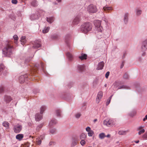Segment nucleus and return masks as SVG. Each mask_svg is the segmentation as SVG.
Segmentation results:
<instances>
[{"label":"nucleus","mask_w":147,"mask_h":147,"mask_svg":"<svg viewBox=\"0 0 147 147\" xmlns=\"http://www.w3.org/2000/svg\"><path fill=\"white\" fill-rule=\"evenodd\" d=\"M87 11L90 13H94L96 12L97 9L96 6L92 4L89 5L87 7Z\"/></svg>","instance_id":"nucleus-4"},{"label":"nucleus","mask_w":147,"mask_h":147,"mask_svg":"<svg viewBox=\"0 0 147 147\" xmlns=\"http://www.w3.org/2000/svg\"><path fill=\"white\" fill-rule=\"evenodd\" d=\"M103 124L108 127H110L114 124V121L112 119H106L104 121Z\"/></svg>","instance_id":"nucleus-7"},{"label":"nucleus","mask_w":147,"mask_h":147,"mask_svg":"<svg viewBox=\"0 0 147 147\" xmlns=\"http://www.w3.org/2000/svg\"><path fill=\"white\" fill-rule=\"evenodd\" d=\"M24 137L23 135L21 134H18L16 136V138L18 140H20L23 138Z\"/></svg>","instance_id":"nucleus-23"},{"label":"nucleus","mask_w":147,"mask_h":147,"mask_svg":"<svg viewBox=\"0 0 147 147\" xmlns=\"http://www.w3.org/2000/svg\"><path fill=\"white\" fill-rule=\"evenodd\" d=\"M88 136H89L91 137L94 134V132L93 130H91L88 133Z\"/></svg>","instance_id":"nucleus-39"},{"label":"nucleus","mask_w":147,"mask_h":147,"mask_svg":"<svg viewBox=\"0 0 147 147\" xmlns=\"http://www.w3.org/2000/svg\"><path fill=\"white\" fill-rule=\"evenodd\" d=\"M106 137V135L104 133H101L99 135V138L100 139H103Z\"/></svg>","instance_id":"nucleus-29"},{"label":"nucleus","mask_w":147,"mask_h":147,"mask_svg":"<svg viewBox=\"0 0 147 147\" xmlns=\"http://www.w3.org/2000/svg\"><path fill=\"white\" fill-rule=\"evenodd\" d=\"M136 112L135 111H134L133 112V115H132L131 113H130L129 115L130 116L133 117V116H134L136 114Z\"/></svg>","instance_id":"nucleus-57"},{"label":"nucleus","mask_w":147,"mask_h":147,"mask_svg":"<svg viewBox=\"0 0 147 147\" xmlns=\"http://www.w3.org/2000/svg\"><path fill=\"white\" fill-rule=\"evenodd\" d=\"M127 88V87L126 86L123 85L119 86L118 87V88L117 89V90L118 89H121L122 88L126 89Z\"/></svg>","instance_id":"nucleus-40"},{"label":"nucleus","mask_w":147,"mask_h":147,"mask_svg":"<svg viewBox=\"0 0 147 147\" xmlns=\"http://www.w3.org/2000/svg\"><path fill=\"white\" fill-rule=\"evenodd\" d=\"M128 15H129V14L128 13H126L124 15L123 20H124V22H125V24H126L128 22Z\"/></svg>","instance_id":"nucleus-21"},{"label":"nucleus","mask_w":147,"mask_h":147,"mask_svg":"<svg viewBox=\"0 0 147 147\" xmlns=\"http://www.w3.org/2000/svg\"><path fill=\"white\" fill-rule=\"evenodd\" d=\"M106 137L110 138V135L109 134H108L107 136H106Z\"/></svg>","instance_id":"nucleus-64"},{"label":"nucleus","mask_w":147,"mask_h":147,"mask_svg":"<svg viewBox=\"0 0 147 147\" xmlns=\"http://www.w3.org/2000/svg\"><path fill=\"white\" fill-rule=\"evenodd\" d=\"M32 47L34 49H37L41 46L40 41L39 40H36L32 42Z\"/></svg>","instance_id":"nucleus-8"},{"label":"nucleus","mask_w":147,"mask_h":147,"mask_svg":"<svg viewBox=\"0 0 147 147\" xmlns=\"http://www.w3.org/2000/svg\"><path fill=\"white\" fill-rule=\"evenodd\" d=\"M142 138L144 139H147V131L145 132L144 135L142 136Z\"/></svg>","instance_id":"nucleus-43"},{"label":"nucleus","mask_w":147,"mask_h":147,"mask_svg":"<svg viewBox=\"0 0 147 147\" xmlns=\"http://www.w3.org/2000/svg\"><path fill=\"white\" fill-rule=\"evenodd\" d=\"M109 74L110 72L109 71H107L106 74L105 76L107 78H108Z\"/></svg>","instance_id":"nucleus-50"},{"label":"nucleus","mask_w":147,"mask_h":147,"mask_svg":"<svg viewBox=\"0 0 147 147\" xmlns=\"http://www.w3.org/2000/svg\"><path fill=\"white\" fill-rule=\"evenodd\" d=\"M102 9L106 12H109V11L112 10V8L111 7H108L107 5L103 7Z\"/></svg>","instance_id":"nucleus-18"},{"label":"nucleus","mask_w":147,"mask_h":147,"mask_svg":"<svg viewBox=\"0 0 147 147\" xmlns=\"http://www.w3.org/2000/svg\"><path fill=\"white\" fill-rule=\"evenodd\" d=\"M77 143L76 141H74L73 142L72 144L74 146H75L77 144Z\"/></svg>","instance_id":"nucleus-59"},{"label":"nucleus","mask_w":147,"mask_h":147,"mask_svg":"<svg viewBox=\"0 0 147 147\" xmlns=\"http://www.w3.org/2000/svg\"><path fill=\"white\" fill-rule=\"evenodd\" d=\"M84 65H80L78 66V69L80 71H82L84 70Z\"/></svg>","instance_id":"nucleus-24"},{"label":"nucleus","mask_w":147,"mask_h":147,"mask_svg":"<svg viewBox=\"0 0 147 147\" xmlns=\"http://www.w3.org/2000/svg\"><path fill=\"white\" fill-rule=\"evenodd\" d=\"M66 55L70 60H71L73 58L72 55L70 53L68 52L66 53Z\"/></svg>","instance_id":"nucleus-31"},{"label":"nucleus","mask_w":147,"mask_h":147,"mask_svg":"<svg viewBox=\"0 0 147 147\" xmlns=\"http://www.w3.org/2000/svg\"><path fill=\"white\" fill-rule=\"evenodd\" d=\"M103 96V92L101 91H99L98 94L96 98V102L98 103Z\"/></svg>","instance_id":"nucleus-11"},{"label":"nucleus","mask_w":147,"mask_h":147,"mask_svg":"<svg viewBox=\"0 0 147 147\" xmlns=\"http://www.w3.org/2000/svg\"><path fill=\"white\" fill-rule=\"evenodd\" d=\"M4 91V88L3 87H0V93Z\"/></svg>","instance_id":"nucleus-55"},{"label":"nucleus","mask_w":147,"mask_h":147,"mask_svg":"<svg viewBox=\"0 0 147 147\" xmlns=\"http://www.w3.org/2000/svg\"><path fill=\"white\" fill-rule=\"evenodd\" d=\"M56 131V130L55 129H52L50 131V133L52 134H55V133Z\"/></svg>","instance_id":"nucleus-42"},{"label":"nucleus","mask_w":147,"mask_h":147,"mask_svg":"<svg viewBox=\"0 0 147 147\" xmlns=\"http://www.w3.org/2000/svg\"><path fill=\"white\" fill-rule=\"evenodd\" d=\"M147 119V115H146L145 116V118H144L143 119V121H145L146 119Z\"/></svg>","instance_id":"nucleus-60"},{"label":"nucleus","mask_w":147,"mask_h":147,"mask_svg":"<svg viewBox=\"0 0 147 147\" xmlns=\"http://www.w3.org/2000/svg\"><path fill=\"white\" fill-rule=\"evenodd\" d=\"M125 133V132L124 131H119L118 132V134L119 135H124Z\"/></svg>","instance_id":"nucleus-45"},{"label":"nucleus","mask_w":147,"mask_h":147,"mask_svg":"<svg viewBox=\"0 0 147 147\" xmlns=\"http://www.w3.org/2000/svg\"><path fill=\"white\" fill-rule=\"evenodd\" d=\"M47 21L49 23L51 24L54 21V18L53 17H47Z\"/></svg>","instance_id":"nucleus-20"},{"label":"nucleus","mask_w":147,"mask_h":147,"mask_svg":"<svg viewBox=\"0 0 147 147\" xmlns=\"http://www.w3.org/2000/svg\"><path fill=\"white\" fill-rule=\"evenodd\" d=\"M123 66H124L123 63V62L121 65L120 68H122L123 67Z\"/></svg>","instance_id":"nucleus-62"},{"label":"nucleus","mask_w":147,"mask_h":147,"mask_svg":"<svg viewBox=\"0 0 147 147\" xmlns=\"http://www.w3.org/2000/svg\"><path fill=\"white\" fill-rule=\"evenodd\" d=\"M13 38L14 40H15V43L16 44H17V40H18V37L17 35H14L13 36Z\"/></svg>","instance_id":"nucleus-38"},{"label":"nucleus","mask_w":147,"mask_h":147,"mask_svg":"<svg viewBox=\"0 0 147 147\" xmlns=\"http://www.w3.org/2000/svg\"><path fill=\"white\" fill-rule=\"evenodd\" d=\"M39 16L37 14H32L30 16L31 20H37Z\"/></svg>","instance_id":"nucleus-16"},{"label":"nucleus","mask_w":147,"mask_h":147,"mask_svg":"<svg viewBox=\"0 0 147 147\" xmlns=\"http://www.w3.org/2000/svg\"><path fill=\"white\" fill-rule=\"evenodd\" d=\"M144 127H145L144 126H142V125L138 127V130H140V129H142L144 128Z\"/></svg>","instance_id":"nucleus-53"},{"label":"nucleus","mask_w":147,"mask_h":147,"mask_svg":"<svg viewBox=\"0 0 147 147\" xmlns=\"http://www.w3.org/2000/svg\"><path fill=\"white\" fill-rule=\"evenodd\" d=\"M86 143V142L84 140H82L80 142V143L82 146H84Z\"/></svg>","instance_id":"nucleus-46"},{"label":"nucleus","mask_w":147,"mask_h":147,"mask_svg":"<svg viewBox=\"0 0 147 147\" xmlns=\"http://www.w3.org/2000/svg\"><path fill=\"white\" fill-rule=\"evenodd\" d=\"M11 2L13 3L16 4L17 3V0H12Z\"/></svg>","instance_id":"nucleus-54"},{"label":"nucleus","mask_w":147,"mask_h":147,"mask_svg":"<svg viewBox=\"0 0 147 147\" xmlns=\"http://www.w3.org/2000/svg\"><path fill=\"white\" fill-rule=\"evenodd\" d=\"M126 55V53H124L123 54V56L122 57V58L123 59L124 58H125V57Z\"/></svg>","instance_id":"nucleus-61"},{"label":"nucleus","mask_w":147,"mask_h":147,"mask_svg":"<svg viewBox=\"0 0 147 147\" xmlns=\"http://www.w3.org/2000/svg\"><path fill=\"white\" fill-rule=\"evenodd\" d=\"M40 65H41V66L42 67V68L43 69L44 68V66L43 65V63L41 62L40 63Z\"/></svg>","instance_id":"nucleus-63"},{"label":"nucleus","mask_w":147,"mask_h":147,"mask_svg":"<svg viewBox=\"0 0 147 147\" xmlns=\"http://www.w3.org/2000/svg\"><path fill=\"white\" fill-rule=\"evenodd\" d=\"M12 99V98L10 96L5 95L4 96V100L6 103H9Z\"/></svg>","instance_id":"nucleus-13"},{"label":"nucleus","mask_w":147,"mask_h":147,"mask_svg":"<svg viewBox=\"0 0 147 147\" xmlns=\"http://www.w3.org/2000/svg\"><path fill=\"white\" fill-rule=\"evenodd\" d=\"M26 40V37L25 36H22L20 40Z\"/></svg>","instance_id":"nucleus-58"},{"label":"nucleus","mask_w":147,"mask_h":147,"mask_svg":"<svg viewBox=\"0 0 147 147\" xmlns=\"http://www.w3.org/2000/svg\"><path fill=\"white\" fill-rule=\"evenodd\" d=\"M86 130L87 131V132H89L91 130V128H90L89 127H87L86 128Z\"/></svg>","instance_id":"nucleus-51"},{"label":"nucleus","mask_w":147,"mask_h":147,"mask_svg":"<svg viewBox=\"0 0 147 147\" xmlns=\"http://www.w3.org/2000/svg\"><path fill=\"white\" fill-rule=\"evenodd\" d=\"M87 55L86 54H82L79 57V58L81 60L86 59L87 58Z\"/></svg>","instance_id":"nucleus-25"},{"label":"nucleus","mask_w":147,"mask_h":147,"mask_svg":"<svg viewBox=\"0 0 147 147\" xmlns=\"http://www.w3.org/2000/svg\"><path fill=\"white\" fill-rule=\"evenodd\" d=\"M57 123V120L55 119H52L49 123V125L50 127L55 125Z\"/></svg>","instance_id":"nucleus-17"},{"label":"nucleus","mask_w":147,"mask_h":147,"mask_svg":"<svg viewBox=\"0 0 147 147\" xmlns=\"http://www.w3.org/2000/svg\"><path fill=\"white\" fill-rule=\"evenodd\" d=\"M50 28L49 27H45L42 30L43 33L44 34L47 33L49 32Z\"/></svg>","instance_id":"nucleus-27"},{"label":"nucleus","mask_w":147,"mask_h":147,"mask_svg":"<svg viewBox=\"0 0 147 147\" xmlns=\"http://www.w3.org/2000/svg\"><path fill=\"white\" fill-rule=\"evenodd\" d=\"M41 114L39 113H37L35 116V119L36 121H39L42 118V116Z\"/></svg>","instance_id":"nucleus-14"},{"label":"nucleus","mask_w":147,"mask_h":147,"mask_svg":"<svg viewBox=\"0 0 147 147\" xmlns=\"http://www.w3.org/2000/svg\"><path fill=\"white\" fill-rule=\"evenodd\" d=\"M27 77L28 76L26 74L20 76L19 78V80L20 83H24L26 80H27Z\"/></svg>","instance_id":"nucleus-10"},{"label":"nucleus","mask_w":147,"mask_h":147,"mask_svg":"<svg viewBox=\"0 0 147 147\" xmlns=\"http://www.w3.org/2000/svg\"><path fill=\"white\" fill-rule=\"evenodd\" d=\"M142 11L141 10L139 9H137L136 10V14L137 15H140L142 13Z\"/></svg>","instance_id":"nucleus-35"},{"label":"nucleus","mask_w":147,"mask_h":147,"mask_svg":"<svg viewBox=\"0 0 147 147\" xmlns=\"http://www.w3.org/2000/svg\"><path fill=\"white\" fill-rule=\"evenodd\" d=\"M46 109V107L45 106H43L40 108V113L41 114H42L44 111Z\"/></svg>","instance_id":"nucleus-28"},{"label":"nucleus","mask_w":147,"mask_h":147,"mask_svg":"<svg viewBox=\"0 0 147 147\" xmlns=\"http://www.w3.org/2000/svg\"><path fill=\"white\" fill-rule=\"evenodd\" d=\"M123 77L125 79H127L128 78V76L127 74H124Z\"/></svg>","instance_id":"nucleus-49"},{"label":"nucleus","mask_w":147,"mask_h":147,"mask_svg":"<svg viewBox=\"0 0 147 147\" xmlns=\"http://www.w3.org/2000/svg\"><path fill=\"white\" fill-rule=\"evenodd\" d=\"M93 50L94 52L98 51V47L96 46H94L93 47Z\"/></svg>","instance_id":"nucleus-48"},{"label":"nucleus","mask_w":147,"mask_h":147,"mask_svg":"<svg viewBox=\"0 0 147 147\" xmlns=\"http://www.w3.org/2000/svg\"><path fill=\"white\" fill-rule=\"evenodd\" d=\"M31 5L34 7H36L37 5V2L36 1L34 0L31 3Z\"/></svg>","instance_id":"nucleus-34"},{"label":"nucleus","mask_w":147,"mask_h":147,"mask_svg":"<svg viewBox=\"0 0 147 147\" xmlns=\"http://www.w3.org/2000/svg\"><path fill=\"white\" fill-rule=\"evenodd\" d=\"M81 116V114L80 113H78L75 114V117L76 118L78 119Z\"/></svg>","instance_id":"nucleus-41"},{"label":"nucleus","mask_w":147,"mask_h":147,"mask_svg":"<svg viewBox=\"0 0 147 147\" xmlns=\"http://www.w3.org/2000/svg\"><path fill=\"white\" fill-rule=\"evenodd\" d=\"M119 85V83L117 82H115L113 84L112 86L113 88V90H116L117 89V87Z\"/></svg>","instance_id":"nucleus-22"},{"label":"nucleus","mask_w":147,"mask_h":147,"mask_svg":"<svg viewBox=\"0 0 147 147\" xmlns=\"http://www.w3.org/2000/svg\"><path fill=\"white\" fill-rule=\"evenodd\" d=\"M142 48L143 51H146L147 49V40H145L142 43Z\"/></svg>","instance_id":"nucleus-12"},{"label":"nucleus","mask_w":147,"mask_h":147,"mask_svg":"<svg viewBox=\"0 0 147 147\" xmlns=\"http://www.w3.org/2000/svg\"><path fill=\"white\" fill-rule=\"evenodd\" d=\"M55 142L51 141L49 143V146H52V145H55Z\"/></svg>","instance_id":"nucleus-47"},{"label":"nucleus","mask_w":147,"mask_h":147,"mask_svg":"<svg viewBox=\"0 0 147 147\" xmlns=\"http://www.w3.org/2000/svg\"><path fill=\"white\" fill-rule=\"evenodd\" d=\"M81 15H78L74 19L73 21V23L74 24H77L80 22L81 20Z\"/></svg>","instance_id":"nucleus-9"},{"label":"nucleus","mask_w":147,"mask_h":147,"mask_svg":"<svg viewBox=\"0 0 147 147\" xmlns=\"http://www.w3.org/2000/svg\"><path fill=\"white\" fill-rule=\"evenodd\" d=\"M104 65V63L103 61H101L99 63L98 66L96 68L97 70H101L103 69Z\"/></svg>","instance_id":"nucleus-15"},{"label":"nucleus","mask_w":147,"mask_h":147,"mask_svg":"<svg viewBox=\"0 0 147 147\" xmlns=\"http://www.w3.org/2000/svg\"><path fill=\"white\" fill-rule=\"evenodd\" d=\"M20 42L22 44L24 45L26 42V40H20Z\"/></svg>","instance_id":"nucleus-52"},{"label":"nucleus","mask_w":147,"mask_h":147,"mask_svg":"<svg viewBox=\"0 0 147 147\" xmlns=\"http://www.w3.org/2000/svg\"><path fill=\"white\" fill-rule=\"evenodd\" d=\"M86 135L84 133H82L80 136V138L81 140H84L86 138Z\"/></svg>","instance_id":"nucleus-33"},{"label":"nucleus","mask_w":147,"mask_h":147,"mask_svg":"<svg viewBox=\"0 0 147 147\" xmlns=\"http://www.w3.org/2000/svg\"><path fill=\"white\" fill-rule=\"evenodd\" d=\"M36 142L37 144L38 145H40L42 142V140L40 138H37L36 139Z\"/></svg>","instance_id":"nucleus-37"},{"label":"nucleus","mask_w":147,"mask_h":147,"mask_svg":"<svg viewBox=\"0 0 147 147\" xmlns=\"http://www.w3.org/2000/svg\"><path fill=\"white\" fill-rule=\"evenodd\" d=\"M145 129H142L138 132V134L139 135H140L141 134L144 133L145 132Z\"/></svg>","instance_id":"nucleus-44"},{"label":"nucleus","mask_w":147,"mask_h":147,"mask_svg":"<svg viewBox=\"0 0 147 147\" xmlns=\"http://www.w3.org/2000/svg\"><path fill=\"white\" fill-rule=\"evenodd\" d=\"M2 125L6 129H9V124L7 121H4L2 123Z\"/></svg>","instance_id":"nucleus-19"},{"label":"nucleus","mask_w":147,"mask_h":147,"mask_svg":"<svg viewBox=\"0 0 147 147\" xmlns=\"http://www.w3.org/2000/svg\"><path fill=\"white\" fill-rule=\"evenodd\" d=\"M56 115L57 116L60 117H61V111L60 109H57L56 111Z\"/></svg>","instance_id":"nucleus-26"},{"label":"nucleus","mask_w":147,"mask_h":147,"mask_svg":"<svg viewBox=\"0 0 147 147\" xmlns=\"http://www.w3.org/2000/svg\"><path fill=\"white\" fill-rule=\"evenodd\" d=\"M43 125V123H42L38 125L36 127V130L37 131H39L40 129L42 128Z\"/></svg>","instance_id":"nucleus-30"},{"label":"nucleus","mask_w":147,"mask_h":147,"mask_svg":"<svg viewBox=\"0 0 147 147\" xmlns=\"http://www.w3.org/2000/svg\"><path fill=\"white\" fill-rule=\"evenodd\" d=\"M51 38L53 39H56L58 38V36L56 34H53L51 35Z\"/></svg>","instance_id":"nucleus-32"},{"label":"nucleus","mask_w":147,"mask_h":147,"mask_svg":"<svg viewBox=\"0 0 147 147\" xmlns=\"http://www.w3.org/2000/svg\"><path fill=\"white\" fill-rule=\"evenodd\" d=\"M7 69L3 65H0V75H6L7 73Z\"/></svg>","instance_id":"nucleus-6"},{"label":"nucleus","mask_w":147,"mask_h":147,"mask_svg":"<svg viewBox=\"0 0 147 147\" xmlns=\"http://www.w3.org/2000/svg\"><path fill=\"white\" fill-rule=\"evenodd\" d=\"M111 100L110 99H108L106 103V105H108L110 103Z\"/></svg>","instance_id":"nucleus-56"},{"label":"nucleus","mask_w":147,"mask_h":147,"mask_svg":"<svg viewBox=\"0 0 147 147\" xmlns=\"http://www.w3.org/2000/svg\"><path fill=\"white\" fill-rule=\"evenodd\" d=\"M101 23V21L99 20H96L94 21V24L95 26V32L98 38H101L102 34L103 28L100 26Z\"/></svg>","instance_id":"nucleus-1"},{"label":"nucleus","mask_w":147,"mask_h":147,"mask_svg":"<svg viewBox=\"0 0 147 147\" xmlns=\"http://www.w3.org/2000/svg\"><path fill=\"white\" fill-rule=\"evenodd\" d=\"M13 47L9 44L7 45L3 49V54L4 57H9L12 54Z\"/></svg>","instance_id":"nucleus-2"},{"label":"nucleus","mask_w":147,"mask_h":147,"mask_svg":"<svg viewBox=\"0 0 147 147\" xmlns=\"http://www.w3.org/2000/svg\"><path fill=\"white\" fill-rule=\"evenodd\" d=\"M22 128V127L21 125L19 124H17L13 125V129L15 133H18L20 132Z\"/></svg>","instance_id":"nucleus-5"},{"label":"nucleus","mask_w":147,"mask_h":147,"mask_svg":"<svg viewBox=\"0 0 147 147\" xmlns=\"http://www.w3.org/2000/svg\"><path fill=\"white\" fill-rule=\"evenodd\" d=\"M39 15L40 16H44L45 14V11L42 10H40L39 11Z\"/></svg>","instance_id":"nucleus-36"},{"label":"nucleus","mask_w":147,"mask_h":147,"mask_svg":"<svg viewBox=\"0 0 147 147\" xmlns=\"http://www.w3.org/2000/svg\"><path fill=\"white\" fill-rule=\"evenodd\" d=\"M92 28V25L89 22L84 23L81 26L80 30L82 32L86 34L91 31Z\"/></svg>","instance_id":"nucleus-3"}]
</instances>
